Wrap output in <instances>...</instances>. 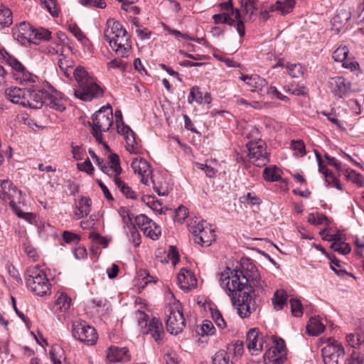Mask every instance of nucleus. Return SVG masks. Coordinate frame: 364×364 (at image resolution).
Here are the masks:
<instances>
[{"label": "nucleus", "instance_id": "nucleus-44", "mask_svg": "<svg viewBox=\"0 0 364 364\" xmlns=\"http://www.w3.org/2000/svg\"><path fill=\"white\" fill-rule=\"evenodd\" d=\"M214 21L215 23H225L229 25H236V20H235L232 17H230V15L225 12L223 14H215L213 16Z\"/></svg>", "mask_w": 364, "mask_h": 364}, {"label": "nucleus", "instance_id": "nucleus-3", "mask_svg": "<svg viewBox=\"0 0 364 364\" xmlns=\"http://www.w3.org/2000/svg\"><path fill=\"white\" fill-rule=\"evenodd\" d=\"M74 77L79 86L74 90V95L77 98L82 101H91L103 95L102 89L82 66L75 68Z\"/></svg>", "mask_w": 364, "mask_h": 364}, {"label": "nucleus", "instance_id": "nucleus-36", "mask_svg": "<svg viewBox=\"0 0 364 364\" xmlns=\"http://www.w3.org/2000/svg\"><path fill=\"white\" fill-rule=\"evenodd\" d=\"M329 259H331V269L339 277H343L345 275H348L355 278V277L352 274L347 272L346 270L343 269L341 267V262L339 259H336L334 255H329Z\"/></svg>", "mask_w": 364, "mask_h": 364}, {"label": "nucleus", "instance_id": "nucleus-27", "mask_svg": "<svg viewBox=\"0 0 364 364\" xmlns=\"http://www.w3.org/2000/svg\"><path fill=\"white\" fill-rule=\"evenodd\" d=\"M58 65L66 77L71 78L72 76L74 77L75 68H74L75 62L73 59L61 55L58 60Z\"/></svg>", "mask_w": 364, "mask_h": 364}, {"label": "nucleus", "instance_id": "nucleus-61", "mask_svg": "<svg viewBox=\"0 0 364 364\" xmlns=\"http://www.w3.org/2000/svg\"><path fill=\"white\" fill-rule=\"evenodd\" d=\"M341 63H342L343 67H344L345 68L349 69L351 71L355 70L359 68L358 63L356 60H355L353 58H350L348 55Z\"/></svg>", "mask_w": 364, "mask_h": 364}, {"label": "nucleus", "instance_id": "nucleus-2", "mask_svg": "<svg viewBox=\"0 0 364 364\" xmlns=\"http://www.w3.org/2000/svg\"><path fill=\"white\" fill-rule=\"evenodd\" d=\"M104 37L112 49L121 58H127L132 51V42L123 26L114 19H108Z\"/></svg>", "mask_w": 364, "mask_h": 364}, {"label": "nucleus", "instance_id": "nucleus-15", "mask_svg": "<svg viewBox=\"0 0 364 364\" xmlns=\"http://www.w3.org/2000/svg\"><path fill=\"white\" fill-rule=\"evenodd\" d=\"M328 85L331 92L339 97L346 96L350 90V83L346 82V79L341 76L330 78Z\"/></svg>", "mask_w": 364, "mask_h": 364}, {"label": "nucleus", "instance_id": "nucleus-43", "mask_svg": "<svg viewBox=\"0 0 364 364\" xmlns=\"http://www.w3.org/2000/svg\"><path fill=\"white\" fill-rule=\"evenodd\" d=\"M127 143V150L131 154H136L138 151L137 142L134 132L124 137Z\"/></svg>", "mask_w": 364, "mask_h": 364}, {"label": "nucleus", "instance_id": "nucleus-53", "mask_svg": "<svg viewBox=\"0 0 364 364\" xmlns=\"http://www.w3.org/2000/svg\"><path fill=\"white\" fill-rule=\"evenodd\" d=\"M129 240L132 241L134 246H139L141 243V235L136 228L135 225L129 227Z\"/></svg>", "mask_w": 364, "mask_h": 364}, {"label": "nucleus", "instance_id": "nucleus-13", "mask_svg": "<svg viewBox=\"0 0 364 364\" xmlns=\"http://www.w3.org/2000/svg\"><path fill=\"white\" fill-rule=\"evenodd\" d=\"M240 79L252 87V92H257L259 95L264 96L267 95V82L265 79L257 75H242Z\"/></svg>", "mask_w": 364, "mask_h": 364}, {"label": "nucleus", "instance_id": "nucleus-9", "mask_svg": "<svg viewBox=\"0 0 364 364\" xmlns=\"http://www.w3.org/2000/svg\"><path fill=\"white\" fill-rule=\"evenodd\" d=\"M135 314L138 319L139 325L142 326L143 323L145 322L144 333L150 334L156 342L161 343L165 336L161 321L158 318L154 317L147 323V319L149 318L147 314L142 311H137Z\"/></svg>", "mask_w": 364, "mask_h": 364}, {"label": "nucleus", "instance_id": "nucleus-28", "mask_svg": "<svg viewBox=\"0 0 364 364\" xmlns=\"http://www.w3.org/2000/svg\"><path fill=\"white\" fill-rule=\"evenodd\" d=\"M91 199L87 197H82L76 206V210L75 211V216L76 219L87 216L91 211Z\"/></svg>", "mask_w": 364, "mask_h": 364}, {"label": "nucleus", "instance_id": "nucleus-54", "mask_svg": "<svg viewBox=\"0 0 364 364\" xmlns=\"http://www.w3.org/2000/svg\"><path fill=\"white\" fill-rule=\"evenodd\" d=\"M348 364H364V354L354 349L348 359Z\"/></svg>", "mask_w": 364, "mask_h": 364}, {"label": "nucleus", "instance_id": "nucleus-51", "mask_svg": "<svg viewBox=\"0 0 364 364\" xmlns=\"http://www.w3.org/2000/svg\"><path fill=\"white\" fill-rule=\"evenodd\" d=\"M205 222L200 220L198 223L194 221L188 225L189 231L193 235L194 238H196L200 233V232L205 228Z\"/></svg>", "mask_w": 364, "mask_h": 364}, {"label": "nucleus", "instance_id": "nucleus-48", "mask_svg": "<svg viewBox=\"0 0 364 364\" xmlns=\"http://www.w3.org/2000/svg\"><path fill=\"white\" fill-rule=\"evenodd\" d=\"M349 53V50L347 46H340L336 49L333 53V58L336 61L342 62L345 60Z\"/></svg>", "mask_w": 364, "mask_h": 364}, {"label": "nucleus", "instance_id": "nucleus-55", "mask_svg": "<svg viewBox=\"0 0 364 364\" xmlns=\"http://www.w3.org/2000/svg\"><path fill=\"white\" fill-rule=\"evenodd\" d=\"M188 215V209L181 205L175 211L174 220L182 223Z\"/></svg>", "mask_w": 364, "mask_h": 364}, {"label": "nucleus", "instance_id": "nucleus-37", "mask_svg": "<svg viewBox=\"0 0 364 364\" xmlns=\"http://www.w3.org/2000/svg\"><path fill=\"white\" fill-rule=\"evenodd\" d=\"M263 177L267 181H278L281 179L279 169L276 166L266 167L263 171Z\"/></svg>", "mask_w": 364, "mask_h": 364}, {"label": "nucleus", "instance_id": "nucleus-49", "mask_svg": "<svg viewBox=\"0 0 364 364\" xmlns=\"http://www.w3.org/2000/svg\"><path fill=\"white\" fill-rule=\"evenodd\" d=\"M51 32L45 28L35 29L33 28L32 33V40H49Z\"/></svg>", "mask_w": 364, "mask_h": 364}, {"label": "nucleus", "instance_id": "nucleus-5", "mask_svg": "<svg viewBox=\"0 0 364 364\" xmlns=\"http://www.w3.org/2000/svg\"><path fill=\"white\" fill-rule=\"evenodd\" d=\"M113 124L112 108L109 105L102 107L92 117V134L96 140L102 144V132L109 130Z\"/></svg>", "mask_w": 364, "mask_h": 364}, {"label": "nucleus", "instance_id": "nucleus-42", "mask_svg": "<svg viewBox=\"0 0 364 364\" xmlns=\"http://www.w3.org/2000/svg\"><path fill=\"white\" fill-rule=\"evenodd\" d=\"M328 221L327 217L319 213H312L308 215V222L315 225H319Z\"/></svg>", "mask_w": 364, "mask_h": 364}, {"label": "nucleus", "instance_id": "nucleus-60", "mask_svg": "<svg viewBox=\"0 0 364 364\" xmlns=\"http://www.w3.org/2000/svg\"><path fill=\"white\" fill-rule=\"evenodd\" d=\"M201 93L199 92L198 87H193L191 88L190 94L188 97V102L189 104H192L194 101L198 103H201Z\"/></svg>", "mask_w": 364, "mask_h": 364}, {"label": "nucleus", "instance_id": "nucleus-10", "mask_svg": "<svg viewBox=\"0 0 364 364\" xmlns=\"http://www.w3.org/2000/svg\"><path fill=\"white\" fill-rule=\"evenodd\" d=\"M329 343L322 348V357L325 364H346L345 350L341 343L328 340Z\"/></svg>", "mask_w": 364, "mask_h": 364}, {"label": "nucleus", "instance_id": "nucleus-32", "mask_svg": "<svg viewBox=\"0 0 364 364\" xmlns=\"http://www.w3.org/2000/svg\"><path fill=\"white\" fill-rule=\"evenodd\" d=\"M288 295L283 289H277L272 298V304L276 310H281L287 304Z\"/></svg>", "mask_w": 364, "mask_h": 364}, {"label": "nucleus", "instance_id": "nucleus-23", "mask_svg": "<svg viewBox=\"0 0 364 364\" xmlns=\"http://www.w3.org/2000/svg\"><path fill=\"white\" fill-rule=\"evenodd\" d=\"M294 6V0H277L274 4L269 6V11L284 15L291 12Z\"/></svg>", "mask_w": 364, "mask_h": 364}, {"label": "nucleus", "instance_id": "nucleus-25", "mask_svg": "<svg viewBox=\"0 0 364 364\" xmlns=\"http://www.w3.org/2000/svg\"><path fill=\"white\" fill-rule=\"evenodd\" d=\"M108 166L106 170V174L110 177H113L114 181L115 178H119L118 176L122 172V168L119 164V156L116 154H112L109 156Z\"/></svg>", "mask_w": 364, "mask_h": 364}, {"label": "nucleus", "instance_id": "nucleus-24", "mask_svg": "<svg viewBox=\"0 0 364 364\" xmlns=\"http://www.w3.org/2000/svg\"><path fill=\"white\" fill-rule=\"evenodd\" d=\"M215 240V234L214 230L210 226L205 224V228L200 232V235L194 238L195 242L202 246L208 247Z\"/></svg>", "mask_w": 364, "mask_h": 364}, {"label": "nucleus", "instance_id": "nucleus-20", "mask_svg": "<svg viewBox=\"0 0 364 364\" xmlns=\"http://www.w3.org/2000/svg\"><path fill=\"white\" fill-rule=\"evenodd\" d=\"M107 360L109 363L129 361L130 360L129 350L126 347H110L107 353Z\"/></svg>", "mask_w": 364, "mask_h": 364}, {"label": "nucleus", "instance_id": "nucleus-41", "mask_svg": "<svg viewBox=\"0 0 364 364\" xmlns=\"http://www.w3.org/2000/svg\"><path fill=\"white\" fill-rule=\"evenodd\" d=\"M331 248L333 250L344 255L349 254L351 251V247L349 245V244L345 242H332V244L331 245Z\"/></svg>", "mask_w": 364, "mask_h": 364}, {"label": "nucleus", "instance_id": "nucleus-12", "mask_svg": "<svg viewBox=\"0 0 364 364\" xmlns=\"http://www.w3.org/2000/svg\"><path fill=\"white\" fill-rule=\"evenodd\" d=\"M134 222V225H136L146 236L152 240H157L161 235V228L144 214L136 216Z\"/></svg>", "mask_w": 364, "mask_h": 364}, {"label": "nucleus", "instance_id": "nucleus-1", "mask_svg": "<svg viewBox=\"0 0 364 364\" xmlns=\"http://www.w3.org/2000/svg\"><path fill=\"white\" fill-rule=\"evenodd\" d=\"M240 266L234 269L228 267L220 274V281L238 315L247 318L252 312L254 288L263 291L264 282L261 280L257 269L250 259L242 258Z\"/></svg>", "mask_w": 364, "mask_h": 364}, {"label": "nucleus", "instance_id": "nucleus-58", "mask_svg": "<svg viewBox=\"0 0 364 364\" xmlns=\"http://www.w3.org/2000/svg\"><path fill=\"white\" fill-rule=\"evenodd\" d=\"M43 4H44L45 7L47 9L48 11L53 16L55 17V16H58V9L57 7L55 1H54V0H43Z\"/></svg>", "mask_w": 364, "mask_h": 364}, {"label": "nucleus", "instance_id": "nucleus-18", "mask_svg": "<svg viewBox=\"0 0 364 364\" xmlns=\"http://www.w3.org/2000/svg\"><path fill=\"white\" fill-rule=\"evenodd\" d=\"M47 90H26V100L28 103H25L24 107L32 109H39L45 103L46 95Z\"/></svg>", "mask_w": 364, "mask_h": 364}, {"label": "nucleus", "instance_id": "nucleus-8", "mask_svg": "<svg viewBox=\"0 0 364 364\" xmlns=\"http://www.w3.org/2000/svg\"><path fill=\"white\" fill-rule=\"evenodd\" d=\"M246 146L250 161L258 167L266 166L269 161V154L267 151L265 142L261 139L250 141Z\"/></svg>", "mask_w": 364, "mask_h": 364}, {"label": "nucleus", "instance_id": "nucleus-29", "mask_svg": "<svg viewBox=\"0 0 364 364\" xmlns=\"http://www.w3.org/2000/svg\"><path fill=\"white\" fill-rule=\"evenodd\" d=\"M306 329L309 335L316 336L324 331L325 326L321 322L318 317L313 316L310 318Z\"/></svg>", "mask_w": 364, "mask_h": 364}, {"label": "nucleus", "instance_id": "nucleus-59", "mask_svg": "<svg viewBox=\"0 0 364 364\" xmlns=\"http://www.w3.org/2000/svg\"><path fill=\"white\" fill-rule=\"evenodd\" d=\"M211 314L213 319L219 328L223 329L226 327V323L218 310L212 311Z\"/></svg>", "mask_w": 364, "mask_h": 364}, {"label": "nucleus", "instance_id": "nucleus-17", "mask_svg": "<svg viewBox=\"0 0 364 364\" xmlns=\"http://www.w3.org/2000/svg\"><path fill=\"white\" fill-rule=\"evenodd\" d=\"M131 166L135 173L141 176V182L145 185L148 184L149 177L152 173L149 164L144 159H133Z\"/></svg>", "mask_w": 364, "mask_h": 364}, {"label": "nucleus", "instance_id": "nucleus-7", "mask_svg": "<svg viewBox=\"0 0 364 364\" xmlns=\"http://www.w3.org/2000/svg\"><path fill=\"white\" fill-rule=\"evenodd\" d=\"M167 331L173 335H178L186 326V321L181 309V304L178 301H174L166 307Z\"/></svg>", "mask_w": 364, "mask_h": 364}, {"label": "nucleus", "instance_id": "nucleus-33", "mask_svg": "<svg viewBox=\"0 0 364 364\" xmlns=\"http://www.w3.org/2000/svg\"><path fill=\"white\" fill-rule=\"evenodd\" d=\"M13 23V15L11 11L0 4V29L9 27Z\"/></svg>", "mask_w": 364, "mask_h": 364}, {"label": "nucleus", "instance_id": "nucleus-11", "mask_svg": "<svg viewBox=\"0 0 364 364\" xmlns=\"http://www.w3.org/2000/svg\"><path fill=\"white\" fill-rule=\"evenodd\" d=\"M73 336L75 339L88 346L94 345L97 340L96 330L87 325L85 321L73 323Z\"/></svg>", "mask_w": 364, "mask_h": 364}, {"label": "nucleus", "instance_id": "nucleus-4", "mask_svg": "<svg viewBox=\"0 0 364 364\" xmlns=\"http://www.w3.org/2000/svg\"><path fill=\"white\" fill-rule=\"evenodd\" d=\"M0 187V199L5 202L9 201V206L19 218L30 220L32 214L22 212L18 207V204L23 202L21 191L8 179L1 181Z\"/></svg>", "mask_w": 364, "mask_h": 364}, {"label": "nucleus", "instance_id": "nucleus-64", "mask_svg": "<svg viewBox=\"0 0 364 364\" xmlns=\"http://www.w3.org/2000/svg\"><path fill=\"white\" fill-rule=\"evenodd\" d=\"M291 147L294 150L298 151L300 156L306 154L305 145L302 141H292Z\"/></svg>", "mask_w": 364, "mask_h": 364}, {"label": "nucleus", "instance_id": "nucleus-14", "mask_svg": "<svg viewBox=\"0 0 364 364\" xmlns=\"http://www.w3.org/2000/svg\"><path fill=\"white\" fill-rule=\"evenodd\" d=\"M247 347L252 355H257L263 349V338L257 328L249 330L246 336Z\"/></svg>", "mask_w": 364, "mask_h": 364}, {"label": "nucleus", "instance_id": "nucleus-50", "mask_svg": "<svg viewBox=\"0 0 364 364\" xmlns=\"http://www.w3.org/2000/svg\"><path fill=\"white\" fill-rule=\"evenodd\" d=\"M287 69L288 73L293 77H299L304 73V68L299 63L288 65Z\"/></svg>", "mask_w": 364, "mask_h": 364}, {"label": "nucleus", "instance_id": "nucleus-46", "mask_svg": "<svg viewBox=\"0 0 364 364\" xmlns=\"http://www.w3.org/2000/svg\"><path fill=\"white\" fill-rule=\"evenodd\" d=\"M344 176L353 183L357 184L359 187H362L363 186V181L362 176L360 173H358L356 171L353 170H346L344 172Z\"/></svg>", "mask_w": 364, "mask_h": 364}, {"label": "nucleus", "instance_id": "nucleus-26", "mask_svg": "<svg viewBox=\"0 0 364 364\" xmlns=\"http://www.w3.org/2000/svg\"><path fill=\"white\" fill-rule=\"evenodd\" d=\"M71 299L65 293H60L58 296L53 306V311L55 314L59 312L65 313L70 307Z\"/></svg>", "mask_w": 364, "mask_h": 364}, {"label": "nucleus", "instance_id": "nucleus-40", "mask_svg": "<svg viewBox=\"0 0 364 364\" xmlns=\"http://www.w3.org/2000/svg\"><path fill=\"white\" fill-rule=\"evenodd\" d=\"M242 13L252 15L257 9V0H240Z\"/></svg>", "mask_w": 364, "mask_h": 364}, {"label": "nucleus", "instance_id": "nucleus-35", "mask_svg": "<svg viewBox=\"0 0 364 364\" xmlns=\"http://www.w3.org/2000/svg\"><path fill=\"white\" fill-rule=\"evenodd\" d=\"M14 77L16 81L24 85L34 83L37 79V76L28 72L26 68L21 73H14Z\"/></svg>", "mask_w": 364, "mask_h": 364}, {"label": "nucleus", "instance_id": "nucleus-57", "mask_svg": "<svg viewBox=\"0 0 364 364\" xmlns=\"http://www.w3.org/2000/svg\"><path fill=\"white\" fill-rule=\"evenodd\" d=\"M119 214L122 218L123 223L126 224L128 228L134 225V223H132L133 215L128 209L126 208H121L119 210Z\"/></svg>", "mask_w": 364, "mask_h": 364}, {"label": "nucleus", "instance_id": "nucleus-56", "mask_svg": "<svg viewBox=\"0 0 364 364\" xmlns=\"http://www.w3.org/2000/svg\"><path fill=\"white\" fill-rule=\"evenodd\" d=\"M350 14L346 12V11H340L333 18V23L335 25L336 23H346L350 19Z\"/></svg>", "mask_w": 364, "mask_h": 364}, {"label": "nucleus", "instance_id": "nucleus-30", "mask_svg": "<svg viewBox=\"0 0 364 364\" xmlns=\"http://www.w3.org/2000/svg\"><path fill=\"white\" fill-rule=\"evenodd\" d=\"M33 28H31L30 24L26 22H21L16 28L13 29V34L17 38H24L28 41L32 40V33Z\"/></svg>", "mask_w": 364, "mask_h": 364}, {"label": "nucleus", "instance_id": "nucleus-63", "mask_svg": "<svg viewBox=\"0 0 364 364\" xmlns=\"http://www.w3.org/2000/svg\"><path fill=\"white\" fill-rule=\"evenodd\" d=\"M62 236L66 243L77 242L80 240V237L77 234L67 230L63 232Z\"/></svg>", "mask_w": 364, "mask_h": 364}, {"label": "nucleus", "instance_id": "nucleus-34", "mask_svg": "<svg viewBox=\"0 0 364 364\" xmlns=\"http://www.w3.org/2000/svg\"><path fill=\"white\" fill-rule=\"evenodd\" d=\"M114 184L119 189L121 193L127 198L136 199V193L131 187L120 179V178H114Z\"/></svg>", "mask_w": 364, "mask_h": 364}, {"label": "nucleus", "instance_id": "nucleus-39", "mask_svg": "<svg viewBox=\"0 0 364 364\" xmlns=\"http://www.w3.org/2000/svg\"><path fill=\"white\" fill-rule=\"evenodd\" d=\"M215 327L210 321L205 320L200 326L197 333L201 336H211L215 333Z\"/></svg>", "mask_w": 364, "mask_h": 364}, {"label": "nucleus", "instance_id": "nucleus-6", "mask_svg": "<svg viewBox=\"0 0 364 364\" xmlns=\"http://www.w3.org/2000/svg\"><path fill=\"white\" fill-rule=\"evenodd\" d=\"M26 281L30 290L38 296L50 293L51 284L46 273L38 267H31L26 271Z\"/></svg>", "mask_w": 364, "mask_h": 364}, {"label": "nucleus", "instance_id": "nucleus-21", "mask_svg": "<svg viewBox=\"0 0 364 364\" xmlns=\"http://www.w3.org/2000/svg\"><path fill=\"white\" fill-rule=\"evenodd\" d=\"M221 9L224 12L232 11V18L237 21L236 28L240 37H243L245 33V26L243 21L240 20L241 14L238 9L234 10L232 2L230 1L222 3L220 4Z\"/></svg>", "mask_w": 364, "mask_h": 364}, {"label": "nucleus", "instance_id": "nucleus-22", "mask_svg": "<svg viewBox=\"0 0 364 364\" xmlns=\"http://www.w3.org/2000/svg\"><path fill=\"white\" fill-rule=\"evenodd\" d=\"M178 284L181 289L189 291L196 282V278L191 272L182 269L177 277Z\"/></svg>", "mask_w": 364, "mask_h": 364}, {"label": "nucleus", "instance_id": "nucleus-31", "mask_svg": "<svg viewBox=\"0 0 364 364\" xmlns=\"http://www.w3.org/2000/svg\"><path fill=\"white\" fill-rule=\"evenodd\" d=\"M272 341L274 343V350L273 353L275 354L276 353H278L279 354H282V355L279 357H276L273 359V361L275 363L280 364L283 362V354L285 353V343L283 339L280 338H277V336H272Z\"/></svg>", "mask_w": 364, "mask_h": 364}, {"label": "nucleus", "instance_id": "nucleus-62", "mask_svg": "<svg viewBox=\"0 0 364 364\" xmlns=\"http://www.w3.org/2000/svg\"><path fill=\"white\" fill-rule=\"evenodd\" d=\"M77 166L80 171H85L90 175L93 173L94 168L89 159H87L83 163L77 164Z\"/></svg>", "mask_w": 364, "mask_h": 364}, {"label": "nucleus", "instance_id": "nucleus-19", "mask_svg": "<svg viewBox=\"0 0 364 364\" xmlns=\"http://www.w3.org/2000/svg\"><path fill=\"white\" fill-rule=\"evenodd\" d=\"M6 98L14 104L20 105L24 107V105L28 103L26 100V89H22L18 87H10L4 91Z\"/></svg>", "mask_w": 364, "mask_h": 364}, {"label": "nucleus", "instance_id": "nucleus-45", "mask_svg": "<svg viewBox=\"0 0 364 364\" xmlns=\"http://www.w3.org/2000/svg\"><path fill=\"white\" fill-rule=\"evenodd\" d=\"M346 341L353 348H356L364 342V336L360 333H350L346 336Z\"/></svg>", "mask_w": 364, "mask_h": 364}, {"label": "nucleus", "instance_id": "nucleus-38", "mask_svg": "<svg viewBox=\"0 0 364 364\" xmlns=\"http://www.w3.org/2000/svg\"><path fill=\"white\" fill-rule=\"evenodd\" d=\"M213 364H234L229 354L224 350L218 351L213 358Z\"/></svg>", "mask_w": 364, "mask_h": 364}, {"label": "nucleus", "instance_id": "nucleus-47", "mask_svg": "<svg viewBox=\"0 0 364 364\" xmlns=\"http://www.w3.org/2000/svg\"><path fill=\"white\" fill-rule=\"evenodd\" d=\"M291 311L294 316L300 317L303 314V306L301 301L296 299L289 300Z\"/></svg>", "mask_w": 364, "mask_h": 364}, {"label": "nucleus", "instance_id": "nucleus-52", "mask_svg": "<svg viewBox=\"0 0 364 364\" xmlns=\"http://www.w3.org/2000/svg\"><path fill=\"white\" fill-rule=\"evenodd\" d=\"M241 203H247L250 205H259L262 203V200L257 197L255 193H247V195L240 198Z\"/></svg>", "mask_w": 364, "mask_h": 364}, {"label": "nucleus", "instance_id": "nucleus-16", "mask_svg": "<svg viewBox=\"0 0 364 364\" xmlns=\"http://www.w3.org/2000/svg\"><path fill=\"white\" fill-rule=\"evenodd\" d=\"M44 104L60 112L65 109V100L63 98L61 93L53 87L50 91H47Z\"/></svg>", "mask_w": 364, "mask_h": 364}]
</instances>
